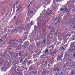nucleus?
<instances>
[{
	"label": "nucleus",
	"mask_w": 75,
	"mask_h": 75,
	"mask_svg": "<svg viewBox=\"0 0 75 75\" xmlns=\"http://www.w3.org/2000/svg\"><path fill=\"white\" fill-rule=\"evenodd\" d=\"M42 13H44L43 14L45 15V16H47L50 15V14H51V13H52V11L51 9H49L47 11H43Z\"/></svg>",
	"instance_id": "obj_1"
},
{
	"label": "nucleus",
	"mask_w": 75,
	"mask_h": 75,
	"mask_svg": "<svg viewBox=\"0 0 75 75\" xmlns=\"http://www.w3.org/2000/svg\"><path fill=\"white\" fill-rule=\"evenodd\" d=\"M43 17H40L39 18H38V19H37V22L38 23L37 24L38 25H39L40 23L41 22V21H43Z\"/></svg>",
	"instance_id": "obj_2"
},
{
	"label": "nucleus",
	"mask_w": 75,
	"mask_h": 75,
	"mask_svg": "<svg viewBox=\"0 0 75 75\" xmlns=\"http://www.w3.org/2000/svg\"><path fill=\"white\" fill-rule=\"evenodd\" d=\"M60 71V69L59 68V67H58L57 68H54L53 69V71L54 72H56L57 71L58 72L59 71Z\"/></svg>",
	"instance_id": "obj_3"
},
{
	"label": "nucleus",
	"mask_w": 75,
	"mask_h": 75,
	"mask_svg": "<svg viewBox=\"0 0 75 75\" xmlns=\"http://www.w3.org/2000/svg\"><path fill=\"white\" fill-rule=\"evenodd\" d=\"M49 28L50 29V30H52V31H50V32L49 33V34L50 35H51V33H54V32L55 31H54V30L53 29V28H52V27L51 26H50L49 27Z\"/></svg>",
	"instance_id": "obj_4"
},
{
	"label": "nucleus",
	"mask_w": 75,
	"mask_h": 75,
	"mask_svg": "<svg viewBox=\"0 0 75 75\" xmlns=\"http://www.w3.org/2000/svg\"><path fill=\"white\" fill-rule=\"evenodd\" d=\"M56 54L55 52H52L50 53V55L51 57H53L54 56V55Z\"/></svg>",
	"instance_id": "obj_5"
},
{
	"label": "nucleus",
	"mask_w": 75,
	"mask_h": 75,
	"mask_svg": "<svg viewBox=\"0 0 75 75\" xmlns=\"http://www.w3.org/2000/svg\"><path fill=\"white\" fill-rule=\"evenodd\" d=\"M11 32L12 33V34H14V33H17V30L16 29H13L11 30Z\"/></svg>",
	"instance_id": "obj_6"
},
{
	"label": "nucleus",
	"mask_w": 75,
	"mask_h": 75,
	"mask_svg": "<svg viewBox=\"0 0 75 75\" xmlns=\"http://www.w3.org/2000/svg\"><path fill=\"white\" fill-rule=\"evenodd\" d=\"M6 68V66H4V67H2L1 68V71L2 72H4L6 71L5 69Z\"/></svg>",
	"instance_id": "obj_7"
},
{
	"label": "nucleus",
	"mask_w": 75,
	"mask_h": 75,
	"mask_svg": "<svg viewBox=\"0 0 75 75\" xmlns=\"http://www.w3.org/2000/svg\"><path fill=\"white\" fill-rule=\"evenodd\" d=\"M16 48L18 50H20L21 48V45H20L19 46H17Z\"/></svg>",
	"instance_id": "obj_8"
},
{
	"label": "nucleus",
	"mask_w": 75,
	"mask_h": 75,
	"mask_svg": "<svg viewBox=\"0 0 75 75\" xmlns=\"http://www.w3.org/2000/svg\"><path fill=\"white\" fill-rule=\"evenodd\" d=\"M24 44L25 46H27L28 45H29V42L26 41L24 43Z\"/></svg>",
	"instance_id": "obj_9"
},
{
	"label": "nucleus",
	"mask_w": 75,
	"mask_h": 75,
	"mask_svg": "<svg viewBox=\"0 0 75 75\" xmlns=\"http://www.w3.org/2000/svg\"><path fill=\"white\" fill-rule=\"evenodd\" d=\"M64 10H64V11H66V10H67V8H61L60 9V10L61 11H64Z\"/></svg>",
	"instance_id": "obj_10"
},
{
	"label": "nucleus",
	"mask_w": 75,
	"mask_h": 75,
	"mask_svg": "<svg viewBox=\"0 0 75 75\" xmlns=\"http://www.w3.org/2000/svg\"><path fill=\"white\" fill-rule=\"evenodd\" d=\"M14 41L13 40H10L8 42V44H11V42H14Z\"/></svg>",
	"instance_id": "obj_11"
},
{
	"label": "nucleus",
	"mask_w": 75,
	"mask_h": 75,
	"mask_svg": "<svg viewBox=\"0 0 75 75\" xmlns=\"http://www.w3.org/2000/svg\"><path fill=\"white\" fill-rule=\"evenodd\" d=\"M48 52V49H46V50H45V51L43 52H44V54H47V53Z\"/></svg>",
	"instance_id": "obj_12"
},
{
	"label": "nucleus",
	"mask_w": 75,
	"mask_h": 75,
	"mask_svg": "<svg viewBox=\"0 0 75 75\" xmlns=\"http://www.w3.org/2000/svg\"><path fill=\"white\" fill-rule=\"evenodd\" d=\"M18 42L19 43H22V42H23L22 39H19V40H18Z\"/></svg>",
	"instance_id": "obj_13"
},
{
	"label": "nucleus",
	"mask_w": 75,
	"mask_h": 75,
	"mask_svg": "<svg viewBox=\"0 0 75 75\" xmlns=\"http://www.w3.org/2000/svg\"><path fill=\"white\" fill-rule=\"evenodd\" d=\"M15 45H16V44L14 43H13L12 44V45L11 46V48H13L14 46H15Z\"/></svg>",
	"instance_id": "obj_14"
},
{
	"label": "nucleus",
	"mask_w": 75,
	"mask_h": 75,
	"mask_svg": "<svg viewBox=\"0 0 75 75\" xmlns=\"http://www.w3.org/2000/svg\"><path fill=\"white\" fill-rule=\"evenodd\" d=\"M62 57H63V56L62 55V57L60 56L58 57L57 58V60H58V59H61L62 58Z\"/></svg>",
	"instance_id": "obj_15"
},
{
	"label": "nucleus",
	"mask_w": 75,
	"mask_h": 75,
	"mask_svg": "<svg viewBox=\"0 0 75 75\" xmlns=\"http://www.w3.org/2000/svg\"><path fill=\"white\" fill-rule=\"evenodd\" d=\"M45 23H43L42 25V27H43L44 26H45Z\"/></svg>",
	"instance_id": "obj_16"
},
{
	"label": "nucleus",
	"mask_w": 75,
	"mask_h": 75,
	"mask_svg": "<svg viewBox=\"0 0 75 75\" xmlns=\"http://www.w3.org/2000/svg\"><path fill=\"white\" fill-rule=\"evenodd\" d=\"M21 8L20 7V8H18V9H17V11H16V12H18V11H19V10L21 9Z\"/></svg>",
	"instance_id": "obj_17"
},
{
	"label": "nucleus",
	"mask_w": 75,
	"mask_h": 75,
	"mask_svg": "<svg viewBox=\"0 0 75 75\" xmlns=\"http://www.w3.org/2000/svg\"><path fill=\"white\" fill-rule=\"evenodd\" d=\"M32 3V1H31L30 3L28 5V7H30V5H31V4Z\"/></svg>",
	"instance_id": "obj_18"
},
{
	"label": "nucleus",
	"mask_w": 75,
	"mask_h": 75,
	"mask_svg": "<svg viewBox=\"0 0 75 75\" xmlns=\"http://www.w3.org/2000/svg\"><path fill=\"white\" fill-rule=\"evenodd\" d=\"M3 42V40L2 39H0V43H2Z\"/></svg>",
	"instance_id": "obj_19"
},
{
	"label": "nucleus",
	"mask_w": 75,
	"mask_h": 75,
	"mask_svg": "<svg viewBox=\"0 0 75 75\" xmlns=\"http://www.w3.org/2000/svg\"><path fill=\"white\" fill-rule=\"evenodd\" d=\"M36 6H35V7L34 8H38V5H36Z\"/></svg>",
	"instance_id": "obj_20"
},
{
	"label": "nucleus",
	"mask_w": 75,
	"mask_h": 75,
	"mask_svg": "<svg viewBox=\"0 0 75 75\" xmlns=\"http://www.w3.org/2000/svg\"><path fill=\"white\" fill-rule=\"evenodd\" d=\"M43 43H44V44H45V40H43Z\"/></svg>",
	"instance_id": "obj_21"
},
{
	"label": "nucleus",
	"mask_w": 75,
	"mask_h": 75,
	"mask_svg": "<svg viewBox=\"0 0 75 75\" xmlns=\"http://www.w3.org/2000/svg\"><path fill=\"white\" fill-rule=\"evenodd\" d=\"M7 36V34H6V35H5L4 36V38H6V37Z\"/></svg>",
	"instance_id": "obj_22"
},
{
	"label": "nucleus",
	"mask_w": 75,
	"mask_h": 75,
	"mask_svg": "<svg viewBox=\"0 0 75 75\" xmlns=\"http://www.w3.org/2000/svg\"><path fill=\"white\" fill-rule=\"evenodd\" d=\"M30 13H33V12H34L33 11H29Z\"/></svg>",
	"instance_id": "obj_23"
},
{
	"label": "nucleus",
	"mask_w": 75,
	"mask_h": 75,
	"mask_svg": "<svg viewBox=\"0 0 75 75\" xmlns=\"http://www.w3.org/2000/svg\"><path fill=\"white\" fill-rule=\"evenodd\" d=\"M18 4V3L17 2H16L15 3V4H17H17Z\"/></svg>",
	"instance_id": "obj_24"
},
{
	"label": "nucleus",
	"mask_w": 75,
	"mask_h": 75,
	"mask_svg": "<svg viewBox=\"0 0 75 75\" xmlns=\"http://www.w3.org/2000/svg\"><path fill=\"white\" fill-rule=\"evenodd\" d=\"M59 44H60V42H58V43L57 44V45H59Z\"/></svg>",
	"instance_id": "obj_25"
},
{
	"label": "nucleus",
	"mask_w": 75,
	"mask_h": 75,
	"mask_svg": "<svg viewBox=\"0 0 75 75\" xmlns=\"http://www.w3.org/2000/svg\"><path fill=\"white\" fill-rule=\"evenodd\" d=\"M23 61L22 60H21L20 61V63H21V62H22Z\"/></svg>",
	"instance_id": "obj_26"
},
{
	"label": "nucleus",
	"mask_w": 75,
	"mask_h": 75,
	"mask_svg": "<svg viewBox=\"0 0 75 75\" xmlns=\"http://www.w3.org/2000/svg\"><path fill=\"white\" fill-rule=\"evenodd\" d=\"M59 21H60V20H59V19L57 21V23H59Z\"/></svg>",
	"instance_id": "obj_27"
},
{
	"label": "nucleus",
	"mask_w": 75,
	"mask_h": 75,
	"mask_svg": "<svg viewBox=\"0 0 75 75\" xmlns=\"http://www.w3.org/2000/svg\"><path fill=\"white\" fill-rule=\"evenodd\" d=\"M30 24H31V25H33V24H32V21L30 23Z\"/></svg>",
	"instance_id": "obj_28"
},
{
	"label": "nucleus",
	"mask_w": 75,
	"mask_h": 75,
	"mask_svg": "<svg viewBox=\"0 0 75 75\" xmlns=\"http://www.w3.org/2000/svg\"><path fill=\"white\" fill-rule=\"evenodd\" d=\"M71 74H72V75H73L74 74V72H71Z\"/></svg>",
	"instance_id": "obj_29"
},
{
	"label": "nucleus",
	"mask_w": 75,
	"mask_h": 75,
	"mask_svg": "<svg viewBox=\"0 0 75 75\" xmlns=\"http://www.w3.org/2000/svg\"><path fill=\"white\" fill-rule=\"evenodd\" d=\"M73 28H74V29H75V26H73Z\"/></svg>",
	"instance_id": "obj_30"
},
{
	"label": "nucleus",
	"mask_w": 75,
	"mask_h": 75,
	"mask_svg": "<svg viewBox=\"0 0 75 75\" xmlns=\"http://www.w3.org/2000/svg\"><path fill=\"white\" fill-rule=\"evenodd\" d=\"M2 63V62H0V64H1Z\"/></svg>",
	"instance_id": "obj_31"
},
{
	"label": "nucleus",
	"mask_w": 75,
	"mask_h": 75,
	"mask_svg": "<svg viewBox=\"0 0 75 75\" xmlns=\"http://www.w3.org/2000/svg\"><path fill=\"white\" fill-rule=\"evenodd\" d=\"M62 48H63V50H65V49L64 48V47H62Z\"/></svg>",
	"instance_id": "obj_32"
},
{
	"label": "nucleus",
	"mask_w": 75,
	"mask_h": 75,
	"mask_svg": "<svg viewBox=\"0 0 75 75\" xmlns=\"http://www.w3.org/2000/svg\"><path fill=\"white\" fill-rule=\"evenodd\" d=\"M19 56H20V54H20V53H19Z\"/></svg>",
	"instance_id": "obj_33"
},
{
	"label": "nucleus",
	"mask_w": 75,
	"mask_h": 75,
	"mask_svg": "<svg viewBox=\"0 0 75 75\" xmlns=\"http://www.w3.org/2000/svg\"><path fill=\"white\" fill-rule=\"evenodd\" d=\"M57 1H59L58 0H57Z\"/></svg>",
	"instance_id": "obj_34"
},
{
	"label": "nucleus",
	"mask_w": 75,
	"mask_h": 75,
	"mask_svg": "<svg viewBox=\"0 0 75 75\" xmlns=\"http://www.w3.org/2000/svg\"><path fill=\"white\" fill-rule=\"evenodd\" d=\"M55 75H57V74H56Z\"/></svg>",
	"instance_id": "obj_35"
},
{
	"label": "nucleus",
	"mask_w": 75,
	"mask_h": 75,
	"mask_svg": "<svg viewBox=\"0 0 75 75\" xmlns=\"http://www.w3.org/2000/svg\"><path fill=\"white\" fill-rule=\"evenodd\" d=\"M23 41H25V40H23Z\"/></svg>",
	"instance_id": "obj_36"
},
{
	"label": "nucleus",
	"mask_w": 75,
	"mask_h": 75,
	"mask_svg": "<svg viewBox=\"0 0 75 75\" xmlns=\"http://www.w3.org/2000/svg\"><path fill=\"white\" fill-rule=\"evenodd\" d=\"M14 18H16V16H15Z\"/></svg>",
	"instance_id": "obj_37"
},
{
	"label": "nucleus",
	"mask_w": 75,
	"mask_h": 75,
	"mask_svg": "<svg viewBox=\"0 0 75 75\" xmlns=\"http://www.w3.org/2000/svg\"><path fill=\"white\" fill-rule=\"evenodd\" d=\"M41 1H42V0H41Z\"/></svg>",
	"instance_id": "obj_38"
},
{
	"label": "nucleus",
	"mask_w": 75,
	"mask_h": 75,
	"mask_svg": "<svg viewBox=\"0 0 75 75\" xmlns=\"http://www.w3.org/2000/svg\"><path fill=\"white\" fill-rule=\"evenodd\" d=\"M12 27H11V28H12Z\"/></svg>",
	"instance_id": "obj_39"
},
{
	"label": "nucleus",
	"mask_w": 75,
	"mask_h": 75,
	"mask_svg": "<svg viewBox=\"0 0 75 75\" xmlns=\"http://www.w3.org/2000/svg\"><path fill=\"white\" fill-rule=\"evenodd\" d=\"M57 24V23H56V24Z\"/></svg>",
	"instance_id": "obj_40"
},
{
	"label": "nucleus",
	"mask_w": 75,
	"mask_h": 75,
	"mask_svg": "<svg viewBox=\"0 0 75 75\" xmlns=\"http://www.w3.org/2000/svg\"><path fill=\"white\" fill-rule=\"evenodd\" d=\"M74 50H75V49H74Z\"/></svg>",
	"instance_id": "obj_41"
},
{
	"label": "nucleus",
	"mask_w": 75,
	"mask_h": 75,
	"mask_svg": "<svg viewBox=\"0 0 75 75\" xmlns=\"http://www.w3.org/2000/svg\"><path fill=\"white\" fill-rule=\"evenodd\" d=\"M47 37H48V36H47Z\"/></svg>",
	"instance_id": "obj_42"
},
{
	"label": "nucleus",
	"mask_w": 75,
	"mask_h": 75,
	"mask_svg": "<svg viewBox=\"0 0 75 75\" xmlns=\"http://www.w3.org/2000/svg\"><path fill=\"white\" fill-rule=\"evenodd\" d=\"M8 32H10V31H8Z\"/></svg>",
	"instance_id": "obj_43"
},
{
	"label": "nucleus",
	"mask_w": 75,
	"mask_h": 75,
	"mask_svg": "<svg viewBox=\"0 0 75 75\" xmlns=\"http://www.w3.org/2000/svg\"><path fill=\"white\" fill-rule=\"evenodd\" d=\"M74 57H75V56H74Z\"/></svg>",
	"instance_id": "obj_44"
}]
</instances>
